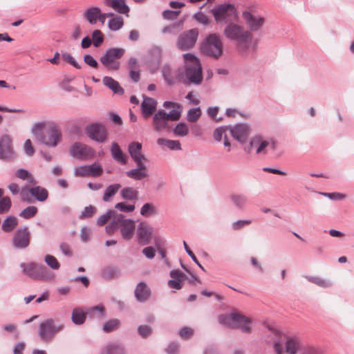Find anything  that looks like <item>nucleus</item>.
<instances>
[{"instance_id":"f257e3e1","label":"nucleus","mask_w":354,"mask_h":354,"mask_svg":"<svg viewBox=\"0 0 354 354\" xmlns=\"http://www.w3.org/2000/svg\"><path fill=\"white\" fill-rule=\"evenodd\" d=\"M185 65L176 71L178 82L185 85H199L203 81V71L200 59L192 53L183 55Z\"/></svg>"},{"instance_id":"f03ea898","label":"nucleus","mask_w":354,"mask_h":354,"mask_svg":"<svg viewBox=\"0 0 354 354\" xmlns=\"http://www.w3.org/2000/svg\"><path fill=\"white\" fill-rule=\"evenodd\" d=\"M224 36L234 41L237 48L242 53L249 48V41L252 37V33L243 25L234 22L228 23L223 30Z\"/></svg>"},{"instance_id":"7ed1b4c3","label":"nucleus","mask_w":354,"mask_h":354,"mask_svg":"<svg viewBox=\"0 0 354 354\" xmlns=\"http://www.w3.org/2000/svg\"><path fill=\"white\" fill-rule=\"evenodd\" d=\"M268 328L274 335L273 348L276 354H283L284 351L288 354L301 353L304 345L301 344L299 337L282 335L281 333L271 326H268Z\"/></svg>"},{"instance_id":"20e7f679","label":"nucleus","mask_w":354,"mask_h":354,"mask_svg":"<svg viewBox=\"0 0 354 354\" xmlns=\"http://www.w3.org/2000/svg\"><path fill=\"white\" fill-rule=\"evenodd\" d=\"M106 232L111 235L119 230L123 239L131 240L136 230V223L131 218H127L122 214H117L110 223L105 227Z\"/></svg>"},{"instance_id":"39448f33","label":"nucleus","mask_w":354,"mask_h":354,"mask_svg":"<svg viewBox=\"0 0 354 354\" xmlns=\"http://www.w3.org/2000/svg\"><path fill=\"white\" fill-rule=\"evenodd\" d=\"M218 322L230 328H240L243 333L252 332V319L239 313H231L218 316Z\"/></svg>"},{"instance_id":"423d86ee","label":"nucleus","mask_w":354,"mask_h":354,"mask_svg":"<svg viewBox=\"0 0 354 354\" xmlns=\"http://www.w3.org/2000/svg\"><path fill=\"white\" fill-rule=\"evenodd\" d=\"M241 15L247 30L251 33L261 30L266 23L264 17L257 12L254 4L245 6Z\"/></svg>"},{"instance_id":"0eeeda50","label":"nucleus","mask_w":354,"mask_h":354,"mask_svg":"<svg viewBox=\"0 0 354 354\" xmlns=\"http://www.w3.org/2000/svg\"><path fill=\"white\" fill-rule=\"evenodd\" d=\"M64 324L53 318H48L39 324L38 335L41 341L50 342L57 334L64 329Z\"/></svg>"},{"instance_id":"6e6552de","label":"nucleus","mask_w":354,"mask_h":354,"mask_svg":"<svg viewBox=\"0 0 354 354\" xmlns=\"http://www.w3.org/2000/svg\"><path fill=\"white\" fill-rule=\"evenodd\" d=\"M20 267L22 268L24 274L33 279L48 281L54 277L53 273L42 264L34 262L21 263Z\"/></svg>"},{"instance_id":"1a4fd4ad","label":"nucleus","mask_w":354,"mask_h":354,"mask_svg":"<svg viewBox=\"0 0 354 354\" xmlns=\"http://www.w3.org/2000/svg\"><path fill=\"white\" fill-rule=\"evenodd\" d=\"M201 51L214 58L220 57L223 54V43L220 36L216 33L207 36L201 44Z\"/></svg>"},{"instance_id":"9d476101","label":"nucleus","mask_w":354,"mask_h":354,"mask_svg":"<svg viewBox=\"0 0 354 354\" xmlns=\"http://www.w3.org/2000/svg\"><path fill=\"white\" fill-rule=\"evenodd\" d=\"M124 53L125 50L122 48H109L100 57V62L108 71H118L120 68L119 60Z\"/></svg>"},{"instance_id":"9b49d317","label":"nucleus","mask_w":354,"mask_h":354,"mask_svg":"<svg viewBox=\"0 0 354 354\" xmlns=\"http://www.w3.org/2000/svg\"><path fill=\"white\" fill-rule=\"evenodd\" d=\"M211 12L215 21L218 25H226L232 22L231 18H237V12L235 6L229 3H224L214 6Z\"/></svg>"},{"instance_id":"f8f14e48","label":"nucleus","mask_w":354,"mask_h":354,"mask_svg":"<svg viewBox=\"0 0 354 354\" xmlns=\"http://www.w3.org/2000/svg\"><path fill=\"white\" fill-rule=\"evenodd\" d=\"M178 120V112L166 113L163 109H159L153 115L152 125L155 131H161L169 129L168 124L169 120L177 121Z\"/></svg>"},{"instance_id":"ddd939ff","label":"nucleus","mask_w":354,"mask_h":354,"mask_svg":"<svg viewBox=\"0 0 354 354\" xmlns=\"http://www.w3.org/2000/svg\"><path fill=\"white\" fill-rule=\"evenodd\" d=\"M84 132L88 138L97 143H104L108 140V131L100 122H91L87 124L84 128Z\"/></svg>"},{"instance_id":"4468645a","label":"nucleus","mask_w":354,"mask_h":354,"mask_svg":"<svg viewBox=\"0 0 354 354\" xmlns=\"http://www.w3.org/2000/svg\"><path fill=\"white\" fill-rule=\"evenodd\" d=\"M16 158L12 138L7 133L3 134L0 137V160L10 162H13Z\"/></svg>"},{"instance_id":"2eb2a0df","label":"nucleus","mask_w":354,"mask_h":354,"mask_svg":"<svg viewBox=\"0 0 354 354\" xmlns=\"http://www.w3.org/2000/svg\"><path fill=\"white\" fill-rule=\"evenodd\" d=\"M104 311L105 309L102 305L90 308L87 313H86L82 308L76 307L73 308L72 311L71 321L75 325H82L85 322L87 314L93 317L95 313H98L99 315L102 317L104 314Z\"/></svg>"},{"instance_id":"dca6fc26","label":"nucleus","mask_w":354,"mask_h":354,"mask_svg":"<svg viewBox=\"0 0 354 354\" xmlns=\"http://www.w3.org/2000/svg\"><path fill=\"white\" fill-rule=\"evenodd\" d=\"M30 239L31 234L29 228L24 226L16 230L12 239V245L15 249L24 250L29 246Z\"/></svg>"},{"instance_id":"f3484780","label":"nucleus","mask_w":354,"mask_h":354,"mask_svg":"<svg viewBox=\"0 0 354 354\" xmlns=\"http://www.w3.org/2000/svg\"><path fill=\"white\" fill-rule=\"evenodd\" d=\"M62 134L59 127L53 124L40 136V142L47 147H55L61 142Z\"/></svg>"},{"instance_id":"a211bd4d","label":"nucleus","mask_w":354,"mask_h":354,"mask_svg":"<svg viewBox=\"0 0 354 354\" xmlns=\"http://www.w3.org/2000/svg\"><path fill=\"white\" fill-rule=\"evenodd\" d=\"M198 36V30L193 28L180 34L178 38L176 46L182 50H187L192 48L196 43Z\"/></svg>"},{"instance_id":"6ab92c4d","label":"nucleus","mask_w":354,"mask_h":354,"mask_svg":"<svg viewBox=\"0 0 354 354\" xmlns=\"http://www.w3.org/2000/svg\"><path fill=\"white\" fill-rule=\"evenodd\" d=\"M228 129L233 138L241 144L245 142L251 131L250 125L246 123H239Z\"/></svg>"},{"instance_id":"aec40b11","label":"nucleus","mask_w":354,"mask_h":354,"mask_svg":"<svg viewBox=\"0 0 354 354\" xmlns=\"http://www.w3.org/2000/svg\"><path fill=\"white\" fill-rule=\"evenodd\" d=\"M69 153L71 156L79 158L86 159L91 157L94 154L93 149L89 146L76 142L72 145L69 149Z\"/></svg>"},{"instance_id":"412c9836","label":"nucleus","mask_w":354,"mask_h":354,"mask_svg":"<svg viewBox=\"0 0 354 354\" xmlns=\"http://www.w3.org/2000/svg\"><path fill=\"white\" fill-rule=\"evenodd\" d=\"M136 236L140 245H146L149 244L152 238V227L145 223H140L137 227Z\"/></svg>"},{"instance_id":"4be33fe9","label":"nucleus","mask_w":354,"mask_h":354,"mask_svg":"<svg viewBox=\"0 0 354 354\" xmlns=\"http://www.w3.org/2000/svg\"><path fill=\"white\" fill-rule=\"evenodd\" d=\"M156 106L157 101L155 99L144 95L140 106L142 116L145 118H149L156 111Z\"/></svg>"},{"instance_id":"5701e85b","label":"nucleus","mask_w":354,"mask_h":354,"mask_svg":"<svg viewBox=\"0 0 354 354\" xmlns=\"http://www.w3.org/2000/svg\"><path fill=\"white\" fill-rule=\"evenodd\" d=\"M134 294L138 301L144 302L149 298L151 290L146 283L141 281L137 284Z\"/></svg>"},{"instance_id":"b1692460","label":"nucleus","mask_w":354,"mask_h":354,"mask_svg":"<svg viewBox=\"0 0 354 354\" xmlns=\"http://www.w3.org/2000/svg\"><path fill=\"white\" fill-rule=\"evenodd\" d=\"M104 4L120 14L125 15L129 12V8L124 0H104Z\"/></svg>"},{"instance_id":"393cba45","label":"nucleus","mask_w":354,"mask_h":354,"mask_svg":"<svg viewBox=\"0 0 354 354\" xmlns=\"http://www.w3.org/2000/svg\"><path fill=\"white\" fill-rule=\"evenodd\" d=\"M111 153L113 158L118 162L122 165H125L127 162L128 157L121 150L119 145L117 142H113L111 147Z\"/></svg>"},{"instance_id":"a878e982","label":"nucleus","mask_w":354,"mask_h":354,"mask_svg":"<svg viewBox=\"0 0 354 354\" xmlns=\"http://www.w3.org/2000/svg\"><path fill=\"white\" fill-rule=\"evenodd\" d=\"M30 192L32 197L39 202H44L48 198V191L43 187L35 185L30 187Z\"/></svg>"},{"instance_id":"bb28decb","label":"nucleus","mask_w":354,"mask_h":354,"mask_svg":"<svg viewBox=\"0 0 354 354\" xmlns=\"http://www.w3.org/2000/svg\"><path fill=\"white\" fill-rule=\"evenodd\" d=\"M102 82L104 86L108 87L110 90H111L115 94L122 95L124 93L123 88L120 86L118 82L115 80L111 77H109V76L104 77L102 79Z\"/></svg>"},{"instance_id":"cd10ccee","label":"nucleus","mask_w":354,"mask_h":354,"mask_svg":"<svg viewBox=\"0 0 354 354\" xmlns=\"http://www.w3.org/2000/svg\"><path fill=\"white\" fill-rule=\"evenodd\" d=\"M120 274L118 267L109 266L101 270L100 275L105 280H112L119 277Z\"/></svg>"},{"instance_id":"c85d7f7f","label":"nucleus","mask_w":354,"mask_h":354,"mask_svg":"<svg viewBox=\"0 0 354 354\" xmlns=\"http://www.w3.org/2000/svg\"><path fill=\"white\" fill-rule=\"evenodd\" d=\"M128 151L133 160L145 158L141 152L142 144L138 142H131L129 145Z\"/></svg>"},{"instance_id":"c756f323","label":"nucleus","mask_w":354,"mask_h":354,"mask_svg":"<svg viewBox=\"0 0 354 354\" xmlns=\"http://www.w3.org/2000/svg\"><path fill=\"white\" fill-rule=\"evenodd\" d=\"M100 8L99 7H91L88 8L84 12L85 19L89 24H95L97 20L100 21Z\"/></svg>"},{"instance_id":"7c9ffc66","label":"nucleus","mask_w":354,"mask_h":354,"mask_svg":"<svg viewBox=\"0 0 354 354\" xmlns=\"http://www.w3.org/2000/svg\"><path fill=\"white\" fill-rule=\"evenodd\" d=\"M138 194V191L132 187H124L120 191L121 198L131 201L137 200Z\"/></svg>"},{"instance_id":"2f4dec72","label":"nucleus","mask_w":354,"mask_h":354,"mask_svg":"<svg viewBox=\"0 0 354 354\" xmlns=\"http://www.w3.org/2000/svg\"><path fill=\"white\" fill-rule=\"evenodd\" d=\"M100 354H125V350L122 344L111 343L102 350Z\"/></svg>"},{"instance_id":"473e14b6","label":"nucleus","mask_w":354,"mask_h":354,"mask_svg":"<svg viewBox=\"0 0 354 354\" xmlns=\"http://www.w3.org/2000/svg\"><path fill=\"white\" fill-rule=\"evenodd\" d=\"M15 176L21 180H27L32 185H37V183L32 174L25 169H18L15 171Z\"/></svg>"},{"instance_id":"72a5a7b5","label":"nucleus","mask_w":354,"mask_h":354,"mask_svg":"<svg viewBox=\"0 0 354 354\" xmlns=\"http://www.w3.org/2000/svg\"><path fill=\"white\" fill-rule=\"evenodd\" d=\"M230 198L233 205L241 209L245 207L248 201L246 196L238 194H231Z\"/></svg>"},{"instance_id":"f704fd0d","label":"nucleus","mask_w":354,"mask_h":354,"mask_svg":"<svg viewBox=\"0 0 354 354\" xmlns=\"http://www.w3.org/2000/svg\"><path fill=\"white\" fill-rule=\"evenodd\" d=\"M18 225V221L14 216H8L3 222L1 229L5 232H12Z\"/></svg>"},{"instance_id":"c9c22d12","label":"nucleus","mask_w":354,"mask_h":354,"mask_svg":"<svg viewBox=\"0 0 354 354\" xmlns=\"http://www.w3.org/2000/svg\"><path fill=\"white\" fill-rule=\"evenodd\" d=\"M157 143L159 145L167 147L171 150H180L181 145L178 140H167L165 138H158Z\"/></svg>"},{"instance_id":"e433bc0d","label":"nucleus","mask_w":354,"mask_h":354,"mask_svg":"<svg viewBox=\"0 0 354 354\" xmlns=\"http://www.w3.org/2000/svg\"><path fill=\"white\" fill-rule=\"evenodd\" d=\"M121 187V185L119 183H115L109 185L104 191V194L102 198L103 201L104 202L110 201L111 197H113L119 191Z\"/></svg>"},{"instance_id":"4c0bfd02","label":"nucleus","mask_w":354,"mask_h":354,"mask_svg":"<svg viewBox=\"0 0 354 354\" xmlns=\"http://www.w3.org/2000/svg\"><path fill=\"white\" fill-rule=\"evenodd\" d=\"M306 279L319 287L322 288H329L333 286V282L330 280L325 279L318 277L306 276Z\"/></svg>"},{"instance_id":"58836bf2","label":"nucleus","mask_w":354,"mask_h":354,"mask_svg":"<svg viewBox=\"0 0 354 354\" xmlns=\"http://www.w3.org/2000/svg\"><path fill=\"white\" fill-rule=\"evenodd\" d=\"M120 324V321L118 319H111L104 324L102 330L104 333H109L118 329Z\"/></svg>"},{"instance_id":"ea45409f","label":"nucleus","mask_w":354,"mask_h":354,"mask_svg":"<svg viewBox=\"0 0 354 354\" xmlns=\"http://www.w3.org/2000/svg\"><path fill=\"white\" fill-rule=\"evenodd\" d=\"M125 174L127 177L135 180H142L148 176L147 171H140L136 169L128 170Z\"/></svg>"},{"instance_id":"a19ab883","label":"nucleus","mask_w":354,"mask_h":354,"mask_svg":"<svg viewBox=\"0 0 354 354\" xmlns=\"http://www.w3.org/2000/svg\"><path fill=\"white\" fill-rule=\"evenodd\" d=\"M162 73L165 81L168 85L171 86L175 84V81L172 78V69L169 65L165 64L163 66Z\"/></svg>"},{"instance_id":"79ce46f5","label":"nucleus","mask_w":354,"mask_h":354,"mask_svg":"<svg viewBox=\"0 0 354 354\" xmlns=\"http://www.w3.org/2000/svg\"><path fill=\"white\" fill-rule=\"evenodd\" d=\"M201 113L200 107L192 108L187 111V120L189 122H196L200 118Z\"/></svg>"},{"instance_id":"37998d69","label":"nucleus","mask_w":354,"mask_h":354,"mask_svg":"<svg viewBox=\"0 0 354 354\" xmlns=\"http://www.w3.org/2000/svg\"><path fill=\"white\" fill-rule=\"evenodd\" d=\"M156 214L157 209L152 203H145L140 209V214L145 217H149L151 215Z\"/></svg>"},{"instance_id":"c03bdc74","label":"nucleus","mask_w":354,"mask_h":354,"mask_svg":"<svg viewBox=\"0 0 354 354\" xmlns=\"http://www.w3.org/2000/svg\"><path fill=\"white\" fill-rule=\"evenodd\" d=\"M174 133L179 137H185L189 133V128L186 123L180 122L173 129Z\"/></svg>"},{"instance_id":"a18cd8bd","label":"nucleus","mask_w":354,"mask_h":354,"mask_svg":"<svg viewBox=\"0 0 354 354\" xmlns=\"http://www.w3.org/2000/svg\"><path fill=\"white\" fill-rule=\"evenodd\" d=\"M183 21L180 20L177 22H174L169 26H165L162 28L163 33L176 34L179 30L182 28Z\"/></svg>"},{"instance_id":"49530a36","label":"nucleus","mask_w":354,"mask_h":354,"mask_svg":"<svg viewBox=\"0 0 354 354\" xmlns=\"http://www.w3.org/2000/svg\"><path fill=\"white\" fill-rule=\"evenodd\" d=\"M92 44L96 48L100 46L104 41V35L100 30H95L91 33Z\"/></svg>"},{"instance_id":"de8ad7c7","label":"nucleus","mask_w":354,"mask_h":354,"mask_svg":"<svg viewBox=\"0 0 354 354\" xmlns=\"http://www.w3.org/2000/svg\"><path fill=\"white\" fill-rule=\"evenodd\" d=\"M123 24V19L120 16H117L109 19L108 22L109 28L113 31L120 30L122 27Z\"/></svg>"},{"instance_id":"09e8293b","label":"nucleus","mask_w":354,"mask_h":354,"mask_svg":"<svg viewBox=\"0 0 354 354\" xmlns=\"http://www.w3.org/2000/svg\"><path fill=\"white\" fill-rule=\"evenodd\" d=\"M37 208L35 206H28L23 209L19 216L24 219H30L34 217L37 213Z\"/></svg>"},{"instance_id":"8fccbe9b","label":"nucleus","mask_w":354,"mask_h":354,"mask_svg":"<svg viewBox=\"0 0 354 354\" xmlns=\"http://www.w3.org/2000/svg\"><path fill=\"white\" fill-rule=\"evenodd\" d=\"M116 215L115 212L113 209L108 210L105 214L101 215L97 220V225L99 226L104 225L110 218Z\"/></svg>"},{"instance_id":"3c124183","label":"nucleus","mask_w":354,"mask_h":354,"mask_svg":"<svg viewBox=\"0 0 354 354\" xmlns=\"http://www.w3.org/2000/svg\"><path fill=\"white\" fill-rule=\"evenodd\" d=\"M12 205V202L8 196L0 199V214L8 212Z\"/></svg>"},{"instance_id":"603ef678","label":"nucleus","mask_w":354,"mask_h":354,"mask_svg":"<svg viewBox=\"0 0 354 354\" xmlns=\"http://www.w3.org/2000/svg\"><path fill=\"white\" fill-rule=\"evenodd\" d=\"M30 187L26 185V186H24L21 189V192H20L19 194H20L21 201L26 202L28 203H30L32 202V196L30 194Z\"/></svg>"},{"instance_id":"864d4df0","label":"nucleus","mask_w":354,"mask_h":354,"mask_svg":"<svg viewBox=\"0 0 354 354\" xmlns=\"http://www.w3.org/2000/svg\"><path fill=\"white\" fill-rule=\"evenodd\" d=\"M46 263L53 270H58L60 268V264L57 259L50 254H47L44 257Z\"/></svg>"},{"instance_id":"5fc2aeb1","label":"nucleus","mask_w":354,"mask_h":354,"mask_svg":"<svg viewBox=\"0 0 354 354\" xmlns=\"http://www.w3.org/2000/svg\"><path fill=\"white\" fill-rule=\"evenodd\" d=\"M163 106L165 109H170V108L172 109V110L171 111H169V113H174V112L178 113V112L179 118H180L181 112H182V106L180 104L169 102V101H166L163 103Z\"/></svg>"},{"instance_id":"6e6d98bb","label":"nucleus","mask_w":354,"mask_h":354,"mask_svg":"<svg viewBox=\"0 0 354 354\" xmlns=\"http://www.w3.org/2000/svg\"><path fill=\"white\" fill-rule=\"evenodd\" d=\"M89 176L92 177L100 176L102 174V168L100 165L93 163L91 165H88Z\"/></svg>"},{"instance_id":"4d7b16f0","label":"nucleus","mask_w":354,"mask_h":354,"mask_svg":"<svg viewBox=\"0 0 354 354\" xmlns=\"http://www.w3.org/2000/svg\"><path fill=\"white\" fill-rule=\"evenodd\" d=\"M269 146H271L273 149H274V143L270 144V142H268L267 140H263L261 138V141L259 143V146L256 149V153L257 154H265L266 149Z\"/></svg>"},{"instance_id":"13d9d810","label":"nucleus","mask_w":354,"mask_h":354,"mask_svg":"<svg viewBox=\"0 0 354 354\" xmlns=\"http://www.w3.org/2000/svg\"><path fill=\"white\" fill-rule=\"evenodd\" d=\"M115 208L123 212H132L135 209V205H127L124 202H120L115 205Z\"/></svg>"},{"instance_id":"bf43d9fd","label":"nucleus","mask_w":354,"mask_h":354,"mask_svg":"<svg viewBox=\"0 0 354 354\" xmlns=\"http://www.w3.org/2000/svg\"><path fill=\"white\" fill-rule=\"evenodd\" d=\"M44 127V123L38 122L34 124L31 129L32 133L40 141V136H43L42 129Z\"/></svg>"},{"instance_id":"052dcab7","label":"nucleus","mask_w":354,"mask_h":354,"mask_svg":"<svg viewBox=\"0 0 354 354\" xmlns=\"http://www.w3.org/2000/svg\"><path fill=\"white\" fill-rule=\"evenodd\" d=\"M300 354H322V352L313 346L304 345Z\"/></svg>"},{"instance_id":"680f3d73","label":"nucleus","mask_w":354,"mask_h":354,"mask_svg":"<svg viewBox=\"0 0 354 354\" xmlns=\"http://www.w3.org/2000/svg\"><path fill=\"white\" fill-rule=\"evenodd\" d=\"M180 13V10H166L162 12V17L167 20H174L177 19L178 16Z\"/></svg>"},{"instance_id":"e2e57ef3","label":"nucleus","mask_w":354,"mask_h":354,"mask_svg":"<svg viewBox=\"0 0 354 354\" xmlns=\"http://www.w3.org/2000/svg\"><path fill=\"white\" fill-rule=\"evenodd\" d=\"M96 212V208L93 205H88L83 209L81 215L80 216V218H90Z\"/></svg>"},{"instance_id":"0e129e2a","label":"nucleus","mask_w":354,"mask_h":354,"mask_svg":"<svg viewBox=\"0 0 354 354\" xmlns=\"http://www.w3.org/2000/svg\"><path fill=\"white\" fill-rule=\"evenodd\" d=\"M74 174L76 176L84 177L89 176L88 165H82L75 168Z\"/></svg>"},{"instance_id":"69168bd1","label":"nucleus","mask_w":354,"mask_h":354,"mask_svg":"<svg viewBox=\"0 0 354 354\" xmlns=\"http://www.w3.org/2000/svg\"><path fill=\"white\" fill-rule=\"evenodd\" d=\"M62 58L74 66L75 68L80 69L82 68L81 65L79 64L75 59V58L69 53H65L62 55Z\"/></svg>"},{"instance_id":"338daca9","label":"nucleus","mask_w":354,"mask_h":354,"mask_svg":"<svg viewBox=\"0 0 354 354\" xmlns=\"http://www.w3.org/2000/svg\"><path fill=\"white\" fill-rule=\"evenodd\" d=\"M138 333L142 337H147L151 335L152 328L147 325H141L138 327Z\"/></svg>"},{"instance_id":"774afa93","label":"nucleus","mask_w":354,"mask_h":354,"mask_svg":"<svg viewBox=\"0 0 354 354\" xmlns=\"http://www.w3.org/2000/svg\"><path fill=\"white\" fill-rule=\"evenodd\" d=\"M194 19L203 25H207L209 21L208 17L202 12L194 14Z\"/></svg>"}]
</instances>
